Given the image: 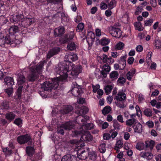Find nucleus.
<instances>
[{
	"label": "nucleus",
	"mask_w": 161,
	"mask_h": 161,
	"mask_svg": "<svg viewBox=\"0 0 161 161\" xmlns=\"http://www.w3.org/2000/svg\"><path fill=\"white\" fill-rule=\"evenodd\" d=\"M75 121H69L62 124L61 127L65 130H70L75 126Z\"/></svg>",
	"instance_id": "obj_11"
},
{
	"label": "nucleus",
	"mask_w": 161,
	"mask_h": 161,
	"mask_svg": "<svg viewBox=\"0 0 161 161\" xmlns=\"http://www.w3.org/2000/svg\"><path fill=\"white\" fill-rule=\"evenodd\" d=\"M76 47V45L73 42L69 43L67 46L68 49L71 51H72L75 49Z\"/></svg>",
	"instance_id": "obj_36"
},
{
	"label": "nucleus",
	"mask_w": 161,
	"mask_h": 161,
	"mask_svg": "<svg viewBox=\"0 0 161 161\" xmlns=\"http://www.w3.org/2000/svg\"><path fill=\"white\" fill-rule=\"evenodd\" d=\"M126 98V95L122 90L119 91L118 94L114 98L117 101H124Z\"/></svg>",
	"instance_id": "obj_10"
},
{
	"label": "nucleus",
	"mask_w": 161,
	"mask_h": 161,
	"mask_svg": "<svg viewBox=\"0 0 161 161\" xmlns=\"http://www.w3.org/2000/svg\"><path fill=\"white\" fill-rule=\"evenodd\" d=\"M110 42V40L109 39L106 38H103L100 41V43L102 45H108Z\"/></svg>",
	"instance_id": "obj_33"
},
{
	"label": "nucleus",
	"mask_w": 161,
	"mask_h": 161,
	"mask_svg": "<svg viewBox=\"0 0 161 161\" xmlns=\"http://www.w3.org/2000/svg\"><path fill=\"white\" fill-rule=\"evenodd\" d=\"M136 72V69H132L129 71L128 72L126 75L127 80H130L134 75L135 74Z\"/></svg>",
	"instance_id": "obj_20"
},
{
	"label": "nucleus",
	"mask_w": 161,
	"mask_h": 161,
	"mask_svg": "<svg viewBox=\"0 0 161 161\" xmlns=\"http://www.w3.org/2000/svg\"><path fill=\"white\" fill-rule=\"evenodd\" d=\"M64 31V28L63 26H60L56 28L54 30V35L55 36L63 34Z\"/></svg>",
	"instance_id": "obj_15"
},
{
	"label": "nucleus",
	"mask_w": 161,
	"mask_h": 161,
	"mask_svg": "<svg viewBox=\"0 0 161 161\" xmlns=\"http://www.w3.org/2000/svg\"><path fill=\"white\" fill-rule=\"evenodd\" d=\"M97 59L99 61L100 60V62L101 63L103 62L104 63L108 64H112L114 62V59L111 57H108L105 54H103L100 57H97Z\"/></svg>",
	"instance_id": "obj_6"
},
{
	"label": "nucleus",
	"mask_w": 161,
	"mask_h": 161,
	"mask_svg": "<svg viewBox=\"0 0 161 161\" xmlns=\"http://www.w3.org/2000/svg\"><path fill=\"white\" fill-rule=\"evenodd\" d=\"M89 111L88 108L86 107H84L80 109L79 112L80 114H86Z\"/></svg>",
	"instance_id": "obj_44"
},
{
	"label": "nucleus",
	"mask_w": 161,
	"mask_h": 161,
	"mask_svg": "<svg viewBox=\"0 0 161 161\" xmlns=\"http://www.w3.org/2000/svg\"><path fill=\"white\" fill-rule=\"evenodd\" d=\"M60 48L59 47H55L50 50L47 54V58H50L54 55L57 54L60 51Z\"/></svg>",
	"instance_id": "obj_13"
},
{
	"label": "nucleus",
	"mask_w": 161,
	"mask_h": 161,
	"mask_svg": "<svg viewBox=\"0 0 161 161\" xmlns=\"http://www.w3.org/2000/svg\"><path fill=\"white\" fill-rule=\"evenodd\" d=\"M96 36H100L102 35L101 30L97 28L95 30Z\"/></svg>",
	"instance_id": "obj_63"
},
{
	"label": "nucleus",
	"mask_w": 161,
	"mask_h": 161,
	"mask_svg": "<svg viewBox=\"0 0 161 161\" xmlns=\"http://www.w3.org/2000/svg\"><path fill=\"white\" fill-rule=\"evenodd\" d=\"M81 134L83 135L81 136L80 140L82 141H90L92 139V136L91 135L89 131L86 130H82L81 129L80 131H75L72 133L73 136L76 137L78 135Z\"/></svg>",
	"instance_id": "obj_3"
},
{
	"label": "nucleus",
	"mask_w": 161,
	"mask_h": 161,
	"mask_svg": "<svg viewBox=\"0 0 161 161\" xmlns=\"http://www.w3.org/2000/svg\"><path fill=\"white\" fill-rule=\"evenodd\" d=\"M119 76V74L116 71H112L110 74V78L112 80L117 79Z\"/></svg>",
	"instance_id": "obj_31"
},
{
	"label": "nucleus",
	"mask_w": 161,
	"mask_h": 161,
	"mask_svg": "<svg viewBox=\"0 0 161 161\" xmlns=\"http://www.w3.org/2000/svg\"><path fill=\"white\" fill-rule=\"evenodd\" d=\"M23 17V15L20 14L19 15H16L15 16V18H14L13 20V22H18L19 21L21 20L22 18Z\"/></svg>",
	"instance_id": "obj_51"
},
{
	"label": "nucleus",
	"mask_w": 161,
	"mask_h": 161,
	"mask_svg": "<svg viewBox=\"0 0 161 161\" xmlns=\"http://www.w3.org/2000/svg\"><path fill=\"white\" fill-rule=\"evenodd\" d=\"M154 144L155 142L153 140H151L149 141H146L145 142L146 147L147 148L149 147L151 150L153 149Z\"/></svg>",
	"instance_id": "obj_29"
},
{
	"label": "nucleus",
	"mask_w": 161,
	"mask_h": 161,
	"mask_svg": "<svg viewBox=\"0 0 161 161\" xmlns=\"http://www.w3.org/2000/svg\"><path fill=\"white\" fill-rule=\"evenodd\" d=\"M69 57L70 59L73 61H75L78 59L77 55L72 53L69 54Z\"/></svg>",
	"instance_id": "obj_38"
},
{
	"label": "nucleus",
	"mask_w": 161,
	"mask_h": 161,
	"mask_svg": "<svg viewBox=\"0 0 161 161\" xmlns=\"http://www.w3.org/2000/svg\"><path fill=\"white\" fill-rule=\"evenodd\" d=\"M88 40L87 41H89L90 39H91L90 41L92 43V42L94 41L95 35L94 33L92 31L89 32L88 33Z\"/></svg>",
	"instance_id": "obj_28"
},
{
	"label": "nucleus",
	"mask_w": 161,
	"mask_h": 161,
	"mask_svg": "<svg viewBox=\"0 0 161 161\" xmlns=\"http://www.w3.org/2000/svg\"><path fill=\"white\" fill-rule=\"evenodd\" d=\"M43 66V63L42 62L35 69L33 67L31 68V72L28 77V79L30 81L34 80L37 78V75L41 72Z\"/></svg>",
	"instance_id": "obj_4"
},
{
	"label": "nucleus",
	"mask_w": 161,
	"mask_h": 161,
	"mask_svg": "<svg viewBox=\"0 0 161 161\" xmlns=\"http://www.w3.org/2000/svg\"><path fill=\"white\" fill-rule=\"evenodd\" d=\"M35 19L34 18H25L22 21V24L24 26L29 25L34 22Z\"/></svg>",
	"instance_id": "obj_16"
},
{
	"label": "nucleus",
	"mask_w": 161,
	"mask_h": 161,
	"mask_svg": "<svg viewBox=\"0 0 161 161\" xmlns=\"http://www.w3.org/2000/svg\"><path fill=\"white\" fill-rule=\"evenodd\" d=\"M74 36V33L73 31L69 32L67 36V41L71 40L73 38Z\"/></svg>",
	"instance_id": "obj_48"
},
{
	"label": "nucleus",
	"mask_w": 161,
	"mask_h": 161,
	"mask_svg": "<svg viewBox=\"0 0 161 161\" xmlns=\"http://www.w3.org/2000/svg\"><path fill=\"white\" fill-rule=\"evenodd\" d=\"M130 137V134L128 132H125L124 134V138L126 140H128Z\"/></svg>",
	"instance_id": "obj_64"
},
{
	"label": "nucleus",
	"mask_w": 161,
	"mask_h": 161,
	"mask_svg": "<svg viewBox=\"0 0 161 161\" xmlns=\"http://www.w3.org/2000/svg\"><path fill=\"white\" fill-rule=\"evenodd\" d=\"M136 147L138 150L141 151L144 149L145 145L143 143L138 142L136 144Z\"/></svg>",
	"instance_id": "obj_34"
},
{
	"label": "nucleus",
	"mask_w": 161,
	"mask_h": 161,
	"mask_svg": "<svg viewBox=\"0 0 161 161\" xmlns=\"http://www.w3.org/2000/svg\"><path fill=\"white\" fill-rule=\"evenodd\" d=\"M93 127V124L92 123H89L85 125H82L80 129L82 130H89L92 129Z\"/></svg>",
	"instance_id": "obj_21"
},
{
	"label": "nucleus",
	"mask_w": 161,
	"mask_h": 161,
	"mask_svg": "<svg viewBox=\"0 0 161 161\" xmlns=\"http://www.w3.org/2000/svg\"><path fill=\"white\" fill-rule=\"evenodd\" d=\"M26 152L29 156H31L34 154L35 150L32 147L29 146L26 147Z\"/></svg>",
	"instance_id": "obj_26"
},
{
	"label": "nucleus",
	"mask_w": 161,
	"mask_h": 161,
	"mask_svg": "<svg viewBox=\"0 0 161 161\" xmlns=\"http://www.w3.org/2000/svg\"><path fill=\"white\" fill-rule=\"evenodd\" d=\"M105 2L108 3V8L110 9L113 8L116 4V2L115 0H111L109 2V0H105Z\"/></svg>",
	"instance_id": "obj_25"
},
{
	"label": "nucleus",
	"mask_w": 161,
	"mask_h": 161,
	"mask_svg": "<svg viewBox=\"0 0 161 161\" xmlns=\"http://www.w3.org/2000/svg\"><path fill=\"white\" fill-rule=\"evenodd\" d=\"M7 22V19L6 17L3 16H0V25L3 24Z\"/></svg>",
	"instance_id": "obj_57"
},
{
	"label": "nucleus",
	"mask_w": 161,
	"mask_h": 161,
	"mask_svg": "<svg viewBox=\"0 0 161 161\" xmlns=\"http://www.w3.org/2000/svg\"><path fill=\"white\" fill-rule=\"evenodd\" d=\"M141 157L145 158L147 160L151 159L153 157V155L151 153H141Z\"/></svg>",
	"instance_id": "obj_24"
},
{
	"label": "nucleus",
	"mask_w": 161,
	"mask_h": 161,
	"mask_svg": "<svg viewBox=\"0 0 161 161\" xmlns=\"http://www.w3.org/2000/svg\"><path fill=\"white\" fill-rule=\"evenodd\" d=\"M105 144L104 143L101 144L99 147V152L102 153H104L106 151Z\"/></svg>",
	"instance_id": "obj_39"
},
{
	"label": "nucleus",
	"mask_w": 161,
	"mask_h": 161,
	"mask_svg": "<svg viewBox=\"0 0 161 161\" xmlns=\"http://www.w3.org/2000/svg\"><path fill=\"white\" fill-rule=\"evenodd\" d=\"M17 80L18 83L19 85H21L25 82V78L23 75L22 73H21L19 74Z\"/></svg>",
	"instance_id": "obj_22"
},
{
	"label": "nucleus",
	"mask_w": 161,
	"mask_h": 161,
	"mask_svg": "<svg viewBox=\"0 0 161 161\" xmlns=\"http://www.w3.org/2000/svg\"><path fill=\"white\" fill-rule=\"evenodd\" d=\"M9 30L11 33L14 34L18 32V28L17 26H12L10 28Z\"/></svg>",
	"instance_id": "obj_40"
},
{
	"label": "nucleus",
	"mask_w": 161,
	"mask_h": 161,
	"mask_svg": "<svg viewBox=\"0 0 161 161\" xmlns=\"http://www.w3.org/2000/svg\"><path fill=\"white\" fill-rule=\"evenodd\" d=\"M124 44L122 42H119L116 44L115 46V49L117 50H121L124 46Z\"/></svg>",
	"instance_id": "obj_41"
},
{
	"label": "nucleus",
	"mask_w": 161,
	"mask_h": 161,
	"mask_svg": "<svg viewBox=\"0 0 161 161\" xmlns=\"http://www.w3.org/2000/svg\"><path fill=\"white\" fill-rule=\"evenodd\" d=\"M123 145V143L121 140H118L116 142L114 148L116 150L117 153L119 152V149L122 148Z\"/></svg>",
	"instance_id": "obj_18"
},
{
	"label": "nucleus",
	"mask_w": 161,
	"mask_h": 161,
	"mask_svg": "<svg viewBox=\"0 0 161 161\" xmlns=\"http://www.w3.org/2000/svg\"><path fill=\"white\" fill-rule=\"evenodd\" d=\"M155 46L157 48H159L161 47V41L160 40H156L155 41Z\"/></svg>",
	"instance_id": "obj_59"
},
{
	"label": "nucleus",
	"mask_w": 161,
	"mask_h": 161,
	"mask_svg": "<svg viewBox=\"0 0 161 161\" xmlns=\"http://www.w3.org/2000/svg\"><path fill=\"white\" fill-rule=\"evenodd\" d=\"M144 114L147 117H150L152 115V112L150 108H147L145 109L144 111Z\"/></svg>",
	"instance_id": "obj_35"
},
{
	"label": "nucleus",
	"mask_w": 161,
	"mask_h": 161,
	"mask_svg": "<svg viewBox=\"0 0 161 161\" xmlns=\"http://www.w3.org/2000/svg\"><path fill=\"white\" fill-rule=\"evenodd\" d=\"M90 158L93 160H96L97 155L94 151L91 152L89 154Z\"/></svg>",
	"instance_id": "obj_47"
},
{
	"label": "nucleus",
	"mask_w": 161,
	"mask_h": 161,
	"mask_svg": "<svg viewBox=\"0 0 161 161\" xmlns=\"http://www.w3.org/2000/svg\"><path fill=\"white\" fill-rule=\"evenodd\" d=\"M56 78L53 79L51 82L48 81L45 82L42 85L41 88L42 90L46 91H51L52 89H56L58 86L59 81H63L66 80H63V77H61L59 75Z\"/></svg>",
	"instance_id": "obj_2"
},
{
	"label": "nucleus",
	"mask_w": 161,
	"mask_h": 161,
	"mask_svg": "<svg viewBox=\"0 0 161 161\" xmlns=\"http://www.w3.org/2000/svg\"><path fill=\"white\" fill-rule=\"evenodd\" d=\"M84 24L82 23H80L78 25L77 29H76V31H78H78H82L84 28Z\"/></svg>",
	"instance_id": "obj_49"
},
{
	"label": "nucleus",
	"mask_w": 161,
	"mask_h": 161,
	"mask_svg": "<svg viewBox=\"0 0 161 161\" xmlns=\"http://www.w3.org/2000/svg\"><path fill=\"white\" fill-rule=\"evenodd\" d=\"M75 157L70 154L64 156L62 158L61 161H72Z\"/></svg>",
	"instance_id": "obj_27"
},
{
	"label": "nucleus",
	"mask_w": 161,
	"mask_h": 161,
	"mask_svg": "<svg viewBox=\"0 0 161 161\" xmlns=\"http://www.w3.org/2000/svg\"><path fill=\"white\" fill-rule=\"evenodd\" d=\"M126 81L125 78L123 77H119L117 80V83L118 85H122L125 83Z\"/></svg>",
	"instance_id": "obj_42"
},
{
	"label": "nucleus",
	"mask_w": 161,
	"mask_h": 161,
	"mask_svg": "<svg viewBox=\"0 0 161 161\" xmlns=\"http://www.w3.org/2000/svg\"><path fill=\"white\" fill-rule=\"evenodd\" d=\"M4 81L6 85L11 87L14 84V80L12 78L7 77L4 79Z\"/></svg>",
	"instance_id": "obj_19"
},
{
	"label": "nucleus",
	"mask_w": 161,
	"mask_h": 161,
	"mask_svg": "<svg viewBox=\"0 0 161 161\" xmlns=\"http://www.w3.org/2000/svg\"><path fill=\"white\" fill-rule=\"evenodd\" d=\"M14 123L16 125H19L22 123V120L20 118H17L15 120Z\"/></svg>",
	"instance_id": "obj_62"
},
{
	"label": "nucleus",
	"mask_w": 161,
	"mask_h": 161,
	"mask_svg": "<svg viewBox=\"0 0 161 161\" xmlns=\"http://www.w3.org/2000/svg\"><path fill=\"white\" fill-rule=\"evenodd\" d=\"M143 10V9L142 6H138L136 9L135 12V14L138 15Z\"/></svg>",
	"instance_id": "obj_46"
},
{
	"label": "nucleus",
	"mask_w": 161,
	"mask_h": 161,
	"mask_svg": "<svg viewBox=\"0 0 161 161\" xmlns=\"http://www.w3.org/2000/svg\"><path fill=\"white\" fill-rule=\"evenodd\" d=\"M82 92V89L80 86L76 84L74 86L72 87V89L69 91V93H71L74 96H77Z\"/></svg>",
	"instance_id": "obj_8"
},
{
	"label": "nucleus",
	"mask_w": 161,
	"mask_h": 161,
	"mask_svg": "<svg viewBox=\"0 0 161 161\" xmlns=\"http://www.w3.org/2000/svg\"><path fill=\"white\" fill-rule=\"evenodd\" d=\"M74 65H73L72 70L71 72V75L73 77L77 76L79 73H80L82 70V68L81 65H76L74 69ZM72 70V69H71Z\"/></svg>",
	"instance_id": "obj_9"
},
{
	"label": "nucleus",
	"mask_w": 161,
	"mask_h": 161,
	"mask_svg": "<svg viewBox=\"0 0 161 161\" xmlns=\"http://www.w3.org/2000/svg\"><path fill=\"white\" fill-rule=\"evenodd\" d=\"M111 110V108L109 106L105 107L102 110V113L104 115L107 114L109 113Z\"/></svg>",
	"instance_id": "obj_43"
},
{
	"label": "nucleus",
	"mask_w": 161,
	"mask_h": 161,
	"mask_svg": "<svg viewBox=\"0 0 161 161\" xmlns=\"http://www.w3.org/2000/svg\"><path fill=\"white\" fill-rule=\"evenodd\" d=\"M135 108L136 111V115L139 117L141 116L142 115V112L139 106L138 105H136L135 107Z\"/></svg>",
	"instance_id": "obj_45"
},
{
	"label": "nucleus",
	"mask_w": 161,
	"mask_h": 161,
	"mask_svg": "<svg viewBox=\"0 0 161 161\" xmlns=\"http://www.w3.org/2000/svg\"><path fill=\"white\" fill-rule=\"evenodd\" d=\"M66 62L59 63L58 67L55 69V71L58 75L63 77V80H66L68 75V73L73 69V64L72 62H69V55H66L65 57Z\"/></svg>",
	"instance_id": "obj_1"
},
{
	"label": "nucleus",
	"mask_w": 161,
	"mask_h": 161,
	"mask_svg": "<svg viewBox=\"0 0 161 161\" xmlns=\"http://www.w3.org/2000/svg\"><path fill=\"white\" fill-rule=\"evenodd\" d=\"M6 119L9 122H11L15 117V115L12 112H9L6 114L5 115Z\"/></svg>",
	"instance_id": "obj_17"
},
{
	"label": "nucleus",
	"mask_w": 161,
	"mask_h": 161,
	"mask_svg": "<svg viewBox=\"0 0 161 161\" xmlns=\"http://www.w3.org/2000/svg\"><path fill=\"white\" fill-rule=\"evenodd\" d=\"M110 70V68L108 65L105 64L103 67L102 70L104 71V72H108Z\"/></svg>",
	"instance_id": "obj_52"
},
{
	"label": "nucleus",
	"mask_w": 161,
	"mask_h": 161,
	"mask_svg": "<svg viewBox=\"0 0 161 161\" xmlns=\"http://www.w3.org/2000/svg\"><path fill=\"white\" fill-rule=\"evenodd\" d=\"M134 25L135 29L139 31L143 30V28L142 26V24L140 22H136L134 23Z\"/></svg>",
	"instance_id": "obj_32"
},
{
	"label": "nucleus",
	"mask_w": 161,
	"mask_h": 161,
	"mask_svg": "<svg viewBox=\"0 0 161 161\" xmlns=\"http://www.w3.org/2000/svg\"><path fill=\"white\" fill-rule=\"evenodd\" d=\"M122 57H123L121 58V59L120 64L122 65V68L124 69L126 65V61L124 57L123 56Z\"/></svg>",
	"instance_id": "obj_60"
},
{
	"label": "nucleus",
	"mask_w": 161,
	"mask_h": 161,
	"mask_svg": "<svg viewBox=\"0 0 161 161\" xmlns=\"http://www.w3.org/2000/svg\"><path fill=\"white\" fill-rule=\"evenodd\" d=\"M114 86V85H107L105 87L104 90L106 95H108L110 93Z\"/></svg>",
	"instance_id": "obj_30"
},
{
	"label": "nucleus",
	"mask_w": 161,
	"mask_h": 161,
	"mask_svg": "<svg viewBox=\"0 0 161 161\" xmlns=\"http://www.w3.org/2000/svg\"><path fill=\"white\" fill-rule=\"evenodd\" d=\"M80 151H78L77 152V156L79 159L81 160L86 159L87 157L88 152H86L84 150L82 151L80 153Z\"/></svg>",
	"instance_id": "obj_14"
},
{
	"label": "nucleus",
	"mask_w": 161,
	"mask_h": 161,
	"mask_svg": "<svg viewBox=\"0 0 161 161\" xmlns=\"http://www.w3.org/2000/svg\"><path fill=\"white\" fill-rule=\"evenodd\" d=\"M103 139L104 140H108L111 138V136L108 133H105L103 134Z\"/></svg>",
	"instance_id": "obj_58"
},
{
	"label": "nucleus",
	"mask_w": 161,
	"mask_h": 161,
	"mask_svg": "<svg viewBox=\"0 0 161 161\" xmlns=\"http://www.w3.org/2000/svg\"><path fill=\"white\" fill-rule=\"evenodd\" d=\"M132 127L135 132L141 133L142 131V126L139 122L137 121L133 125Z\"/></svg>",
	"instance_id": "obj_12"
},
{
	"label": "nucleus",
	"mask_w": 161,
	"mask_h": 161,
	"mask_svg": "<svg viewBox=\"0 0 161 161\" xmlns=\"http://www.w3.org/2000/svg\"><path fill=\"white\" fill-rule=\"evenodd\" d=\"M137 122V120L135 118L130 119L127 120L125 122L126 125L131 126L134 125Z\"/></svg>",
	"instance_id": "obj_23"
},
{
	"label": "nucleus",
	"mask_w": 161,
	"mask_h": 161,
	"mask_svg": "<svg viewBox=\"0 0 161 161\" xmlns=\"http://www.w3.org/2000/svg\"><path fill=\"white\" fill-rule=\"evenodd\" d=\"M73 109L72 107L71 106H68L66 107L62 113L63 114H67L71 111Z\"/></svg>",
	"instance_id": "obj_37"
},
{
	"label": "nucleus",
	"mask_w": 161,
	"mask_h": 161,
	"mask_svg": "<svg viewBox=\"0 0 161 161\" xmlns=\"http://www.w3.org/2000/svg\"><path fill=\"white\" fill-rule=\"evenodd\" d=\"M17 141L20 144H24L29 142L28 144L32 145V142L31 137L28 134L22 135L19 136L17 138Z\"/></svg>",
	"instance_id": "obj_5"
},
{
	"label": "nucleus",
	"mask_w": 161,
	"mask_h": 161,
	"mask_svg": "<svg viewBox=\"0 0 161 161\" xmlns=\"http://www.w3.org/2000/svg\"><path fill=\"white\" fill-rule=\"evenodd\" d=\"M62 125L59 126L58 127L57 132L58 133L63 135L64 134V130L63 129H64L63 127H62Z\"/></svg>",
	"instance_id": "obj_55"
},
{
	"label": "nucleus",
	"mask_w": 161,
	"mask_h": 161,
	"mask_svg": "<svg viewBox=\"0 0 161 161\" xmlns=\"http://www.w3.org/2000/svg\"><path fill=\"white\" fill-rule=\"evenodd\" d=\"M123 101H117L116 102L117 106L120 108H123L125 107Z\"/></svg>",
	"instance_id": "obj_53"
},
{
	"label": "nucleus",
	"mask_w": 161,
	"mask_h": 161,
	"mask_svg": "<svg viewBox=\"0 0 161 161\" xmlns=\"http://www.w3.org/2000/svg\"><path fill=\"white\" fill-rule=\"evenodd\" d=\"M109 32L112 36L118 38L120 37L122 34V32L119 28L114 27H110Z\"/></svg>",
	"instance_id": "obj_7"
},
{
	"label": "nucleus",
	"mask_w": 161,
	"mask_h": 161,
	"mask_svg": "<svg viewBox=\"0 0 161 161\" xmlns=\"http://www.w3.org/2000/svg\"><path fill=\"white\" fill-rule=\"evenodd\" d=\"M2 105L4 108L7 109L9 107V102L8 101H4L2 103Z\"/></svg>",
	"instance_id": "obj_50"
},
{
	"label": "nucleus",
	"mask_w": 161,
	"mask_h": 161,
	"mask_svg": "<svg viewBox=\"0 0 161 161\" xmlns=\"http://www.w3.org/2000/svg\"><path fill=\"white\" fill-rule=\"evenodd\" d=\"M153 19H150L149 20L145 21V25L146 26H150L152 24L153 22Z\"/></svg>",
	"instance_id": "obj_61"
},
{
	"label": "nucleus",
	"mask_w": 161,
	"mask_h": 161,
	"mask_svg": "<svg viewBox=\"0 0 161 161\" xmlns=\"http://www.w3.org/2000/svg\"><path fill=\"white\" fill-rule=\"evenodd\" d=\"M13 91L12 88L11 87L5 90V92L7 94L8 97H10L12 94L13 92Z\"/></svg>",
	"instance_id": "obj_54"
},
{
	"label": "nucleus",
	"mask_w": 161,
	"mask_h": 161,
	"mask_svg": "<svg viewBox=\"0 0 161 161\" xmlns=\"http://www.w3.org/2000/svg\"><path fill=\"white\" fill-rule=\"evenodd\" d=\"M22 87L19 86L17 89V93L18 97L19 99H20L21 97V93L22 92Z\"/></svg>",
	"instance_id": "obj_56"
}]
</instances>
